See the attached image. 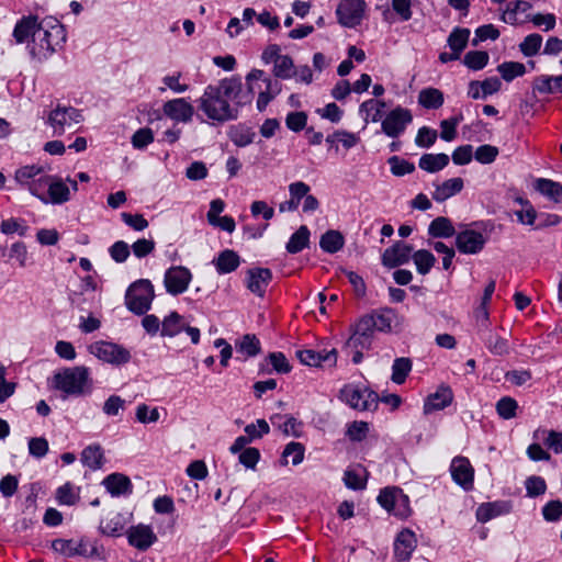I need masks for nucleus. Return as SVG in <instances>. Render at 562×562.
<instances>
[{"label": "nucleus", "instance_id": "obj_26", "mask_svg": "<svg viewBox=\"0 0 562 562\" xmlns=\"http://www.w3.org/2000/svg\"><path fill=\"white\" fill-rule=\"evenodd\" d=\"M463 187L464 182L462 178L457 177L448 179L440 184H435L432 199L439 203L445 202L449 198L460 193Z\"/></svg>", "mask_w": 562, "mask_h": 562}, {"label": "nucleus", "instance_id": "obj_20", "mask_svg": "<svg viewBox=\"0 0 562 562\" xmlns=\"http://www.w3.org/2000/svg\"><path fill=\"white\" fill-rule=\"evenodd\" d=\"M272 280V272L268 268H251L246 274L247 289L259 297H263Z\"/></svg>", "mask_w": 562, "mask_h": 562}, {"label": "nucleus", "instance_id": "obj_14", "mask_svg": "<svg viewBox=\"0 0 562 562\" xmlns=\"http://www.w3.org/2000/svg\"><path fill=\"white\" fill-rule=\"evenodd\" d=\"M191 280L192 273L188 268L173 266L165 272L164 283L169 294L179 295L187 291Z\"/></svg>", "mask_w": 562, "mask_h": 562}, {"label": "nucleus", "instance_id": "obj_34", "mask_svg": "<svg viewBox=\"0 0 562 562\" xmlns=\"http://www.w3.org/2000/svg\"><path fill=\"white\" fill-rule=\"evenodd\" d=\"M535 189L555 203H562V184L550 179L539 178Z\"/></svg>", "mask_w": 562, "mask_h": 562}, {"label": "nucleus", "instance_id": "obj_9", "mask_svg": "<svg viewBox=\"0 0 562 562\" xmlns=\"http://www.w3.org/2000/svg\"><path fill=\"white\" fill-rule=\"evenodd\" d=\"M379 504L390 514L398 518H407L411 514L409 498L398 487H385L378 496Z\"/></svg>", "mask_w": 562, "mask_h": 562}, {"label": "nucleus", "instance_id": "obj_57", "mask_svg": "<svg viewBox=\"0 0 562 562\" xmlns=\"http://www.w3.org/2000/svg\"><path fill=\"white\" fill-rule=\"evenodd\" d=\"M517 407V402L508 396L502 397L496 403V411L498 415L504 419H510L515 417Z\"/></svg>", "mask_w": 562, "mask_h": 562}, {"label": "nucleus", "instance_id": "obj_61", "mask_svg": "<svg viewBox=\"0 0 562 562\" xmlns=\"http://www.w3.org/2000/svg\"><path fill=\"white\" fill-rule=\"evenodd\" d=\"M159 412L157 407L149 408L146 404H139L136 407V419L142 424H150L159 420Z\"/></svg>", "mask_w": 562, "mask_h": 562}, {"label": "nucleus", "instance_id": "obj_12", "mask_svg": "<svg viewBox=\"0 0 562 562\" xmlns=\"http://www.w3.org/2000/svg\"><path fill=\"white\" fill-rule=\"evenodd\" d=\"M366 7L364 0H340L336 9L339 24L356 27L363 19Z\"/></svg>", "mask_w": 562, "mask_h": 562}, {"label": "nucleus", "instance_id": "obj_62", "mask_svg": "<svg viewBox=\"0 0 562 562\" xmlns=\"http://www.w3.org/2000/svg\"><path fill=\"white\" fill-rule=\"evenodd\" d=\"M48 452V441L44 437H34L29 440V453L36 458L42 459Z\"/></svg>", "mask_w": 562, "mask_h": 562}, {"label": "nucleus", "instance_id": "obj_44", "mask_svg": "<svg viewBox=\"0 0 562 562\" xmlns=\"http://www.w3.org/2000/svg\"><path fill=\"white\" fill-rule=\"evenodd\" d=\"M412 370L409 358H396L392 366V381L396 384H403Z\"/></svg>", "mask_w": 562, "mask_h": 562}, {"label": "nucleus", "instance_id": "obj_45", "mask_svg": "<svg viewBox=\"0 0 562 562\" xmlns=\"http://www.w3.org/2000/svg\"><path fill=\"white\" fill-rule=\"evenodd\" d=\"M486 348L496 356H504L509 352V346L507 339L498 336L495 333L490 331L484 338Z\"/></svg>", "mask_w": 562, "mask_h": 562}, {"label": "nucleus", "instance_id": "obj_23", "mask_svg": "<svg viewBox=\"0 0 562 562\" xmlns=\"http://www.w3.org/2000/svg\"><path fill=\"white\" fill-rule=\"evenodd\" d=\"M452 400V390L449 386L442 385L427 397L424 404V413L430 414L435 411L443 409L451 404Z\"/></svg>", "mask_w": 562, "mask_h": 562}, {"label": "nucleus", "instance_id": "obj_55", "mask_svg": "<svg viewBox=\"0 0 562 562\" xmlns=\"http://www.w3.org/2000/svg\"><path fill=\"white\" fill-rule=\"evenodd\" d=\"M437 137L438 134L436 130L423 126L417 132L415 144L422 148H429L435 144Z\"/></svg>", "mask_w": 562, "mask_h": 562}, {"label": "nucleus", "instance_id": "obj_54", "mask_svg": "<svg viewBox=\"0 0 562 562\" xmlns=\"http://www.w3.org/2000/svg\"><path fill=\"white\" fill-rule=\"evenodd\" d=\"M154 142V133L149 127L137 130L131 139L135 149H144Z\"/></svg>", "mask_w": 562, "mask_h": 562}, {"label": "nucleus", "instance_id": "obj_1", "mask_svg": "<svg viewBox=\"0 0 562 562\" xmlns=\"http://www.w3.org/2000/svg\"><path fill=\"white\" fill-rule=\"evenodd\" d=\"M12 36L18 44L27 42L31 57L42 61L65 43L66 31L55 18L38 21L36 15H27L16 22Z\"/></svg>", "mask_w": 562, "mask_h": 562}, {"label": "nucleus", "instance_id": "obj_21", "mask_svg": "<svg viewBox=\"0 0 562 562\" xmlns=\"http://www.w3.org/2000/svg\"><path fill=\"white\" fill-rule=\"evenodd\" d=\"M296 357L301 363L310 367H319L323 364L334 367L337 362L336 349H331L326 352L315 351L312 349H303L296 351Z\"/></svg>", "mask_w": 562, "mask_h": 562}, {"label": "nucleus", "instance_id": "obj_7", "mask_svg": "<svg viewBox=\"0 0 562 562\" xmlns=\"http://www.w3.org/2000/svg\"><path fill=\"white\" fill-rule=\"evenodd\" d=\"M340 398L358 411H374L379 402V395L374 391L352 384L341 389Z\"/></svg>", "mask_w": 562, "mask_h": 562}, {"label": "nucleus", "instance_id": "obj_50", "mask_svg": "<svg viewBox=\"0 0 562 562\" xmlns=\"http://www.w3.org/2000/svg\"><path fill=\"white\" fill-rule=\"evenodd\" d=\"M541 44L542 36L538 33H532L527 35L519 44V49L526 57H532L539 53Z\"/></svg>", "mask_w": 562, "mask_h": 562}, {"label": "nucleus", "instance_id": "obj_58", "mask_svg": "<svg viewBox=\"0 0 562 562\" xmlns=\"http://www.w3.org/2000/svg\"><path fill=\"white\" fill-rule=\"evenodd\" d=\"M498 156V148L492 145H481L474 153V158L484 165L492 164Z\"/></svg>", "mask_w": 562, "mask_h": 562}, {"label": "nucleus", "instance_id": "obj_40", "mask_svg": "<svg viewBox=\"0 0 562 562\" xmlns=\"http://www.w3.org/2000/svg\"><path fill=\"white\" fill-rule=\"evenodd\" d=\"M345 244L344 236L338 231H327L322 235L319 240L321 248L328 254H335L339 251Z\"/></svg>", "mask_w": 562, "mask_h": 562}, {"label": "nucleus", "instance_id": "obj_28", "mask_svg": "<svg viewBox=\"0 0 562 562\" xmlns=\"http://www.w3.org/2000/svg\"><path fill=\"white\" fill-rule=\"evenodd\" d=\"M125 528V518L122 514L110 512L100 522L99 530L106 536L119 537Z\"/></svg>", "mask_w": 562, "mask_h": 562}, {"label": "nucleus", "instance_id": "obj_18", "mask_svg": "<svg viewBox=\"0 0 562 562\" xmlns=\"http://www.w3.org/2000/svg\"><path fill=\"white\" fill-rule=\"evenodd\" d=\"M128 544L139 551L148 550L156 541L157 536L148 525L138 524L126 531Z\"/></svg>", "mask_w": 562, "mask_h": 562}, {"label": "nucleus", "instance_id": "obj_13", "mask_svg": "<svg viewBox=\"0 0 562 562\" xmlns=\"http://www.w3.org/2000/svg\"><path fill=\"white\" fill-rule=\"evenodd\" d=\"M374 323L371 317L362 316L353 326L352 334L346 346L352 349H369L374 335Z\"/></svg>", "mask_w": 562, "mask_h": 562}, {"label": "nucleus", "instance_id": "obj_53", "mask_svg": "<svg viewBox=\"0 0 562 562\" xmlns=\"http://www.w3.org/2000/svg\"><path fill=\"white\" fill-rule=\"evenodd\" d=\"M238 351L247 357H255L260 352V341L255 335H245L239 345Z\"/></svg>", "mask_w": 562, "mask_h": 562}, {"label": "nucleus", "instance_id": "obj_3", "mask_svg": "<svg viewBox=\"0 0 562 562\" xmlns=\"http://www.w3.org/2000/svg\"><path fill=\"white\" fill-rule=\"evenodd\" d=\"M54 387L63 392V398L80 397L92 392L93 381L89 368L77 366L65 368L53 376Z\"/></svg>", "mask_w": 562, "mask_h": 562}, {"label": "nucleus", "instance_id": "obj_37", "mask_svg": "<svg viewBox=\"0 0 562 562\" xmlns=\"http://www.w3.org/2000/svg\"><path fill=\"white\" fill-rule=\"evenodd\" d=\"M52 178L53 176L47 175L46 169L42 167V172L38 173L37 178L29 186V192L38 198L43 203H48L46 195Z\"/></svg>", "mask_w": 562, "mask_h": 562}, {"label": "nucleus", "instance_id": "obj_43", "mask_svg": "<svg viewBox=\"0 0 562 562\" xmlns=\"http://www.w3.org/2000/svg\"><path fill=\"white\" fill-rule=\"evenodd\" d=\"M412 259L416 266L418 273L427 274L436 262V257L426 249H419L412 255Z\"/></svg>", "mask_w": 562, "mask_h": 562}, {"label": "nucleus", "instance_id": "obj_38", "mask_svg": "<svg viewBox=\"0 0 562 562\" xmlns=\"http://www.w3.org/2000/svg\"><path fill=\"white\" fill-rule=\"evenodd\" d=\"M183 317L177 312H171L161 322V336L175 337L186 328Z\"/></svg>", "mask_w": 562, "mask_h": 562}, {"label": "nucleus", "instance_id": "obj_35", "mask_svg": "<svg viewBox=\"0 0 562 562\" xmlns=\"http://www.w3.org/2000/svg\"><path fill=\"white\" fill-rule=\"evenodd\" d=\"M443 102V93L437 88H425L418 93V103L425 109L437 110Z\"/></svg>", "mask_w": 562, "mask_h": 562}, {"label": "nucleus", "instance_id": "obj_46", "mask_svg": "<svg viewBox=\"0 0 562 562\" xmlns=\"http://www.w3.org/2000/svg\"><path fill=\"white\" fill-rule=\"evenodd\" d=\"M305 448L301 442L291 441L289 442L282 452V464H288V458L291 457L293 465H299L304 459Z\"/></svg>", "mask_w": 562, "mask_h": 562}, {"label": "nucleus", "instance_id": "obj_15", "mask_svg": "<svg viewBox=\"0 0 562 562\" xmlns=\"http://www.w3.org/2000/svg\"><path fill=\"white\" fill-rule=\"evenodd\" d=\"M450 473L456 484L464 491H471L474 482V469L465 457L458 456L452 459Z\"/></svg>", "mask_w": 562, "mask_h": 562}, {"label": "nucleus", "instance_id": "obj_39", "mask_svg": "<svg viewBox=\"0 0 562 562\" xmlns=\"http://www.w3.org/2000/svg\"><path fill=\"white\" fill-rule=\"evenodd\" d=\"M310 244V231L305 225H302L286 243V251L289 254L301 252Z\"/></svg>", "mask_w": 562, "mask_h": 562}, {"label": "nucleus", "instance_id": "obj_36", "mask_svg": "<svg viewBox=\"0 0 562 562\" xmlns=\"http://www.w3.org/2000/svg\"><path fill=\"white\" fill-rule=\"evenodd\" d=\"M81 462L91 470L101 469L104 463V454L100 445H90L81 452Z\"/></svg>", "mask_w": 562, "mask_h": 562}, {"label": "nucleus", "instance_id": "obj_2", "mask_svg": "<svg viewBox=\"0 0 562 562\" xmlns=\"http://www.w3.org/2000/svg\"><path fill=\"white\" fill-rule=\"evenodd\" d=\"M263 76V70L252 69L246 76L247 89L244 88L240 76H232L218 81L225 102L233 110V121L239 115V111L254 99L255 81Z\"/></svg>", "mask_w": 562, "mask_h": 562}, {"label": "nucleus", "instance_id": "obj_11", "mask_svg": "<svg viewBox=\"0 0 562 562\" xmlns=\"http://www.w3.org/2000/svg\"><path fill=\"white\" fill-rule=\"evenodd\" d=\"M413 121L412 112L402 106H396L392 111H390L385 119L382 121L381 128L382 132L392 138H397L401 136L408 124Z\"/></svg>", "mask_w": 562, "mask_h": 562}, {"label": "nucleus", "instance_id": "obj_33", "mask_svg": "<svg viewBox=\"0 0 562 562\" xmlns=\"http://www.w3.org/2000/svg\"><path fill=\"white\" fill-rule=\"evenodd\" d=\"M428 235L434 238H449L457 235L450 218L438 216L428 226Z\"/></svg>", "mask_w": 562, "mask_h": 562}, {"label": "nucleus", "instance_id": "obj_29", "mask_svg": "<svg viewBox=\"0 0 562 562\" xmlns=\"http://www.w3.org/2000/svg\"><path fill=\"white\" fill-rule=\"evenodd\" d=\"M46 196L48 203L64 204L70 200V189L61 178L53 176Z\"/></svg>", "mask_w": 562, "mask_h": 562}, {"label": "nucleus", "instance_id": "obj_27", "mask_svg": "<svg viewBox=\"0 0 562 562\" xmlns=\"http://www.w3.org/2000/svg\"><path fill=\"white\" fill-rule=\"evenodd\" d=\"M213 265L220 274H227L239 267L240 257L236 251L225 249L213 260Z\"/></svg>", "mask_w": 562, "mask_h": 562}, {"label": "nucleus", "instance_id": "obj_19", "mask_svg": "<svg viewBox=\"0 0 562 562\" xmlns=\"http://www.w3.org/2000/svg\"><path fill=\"white\" fill-rule=\"evenodd\" d=\"M413 247L403 241H396L386 248L381 257L382 265L386 268H396L405 265L412 258Z\"/></svg>", "mask_w": 562, "mask_h": 562}, {"label": "nucleus", "instance_id": "obj_16", "mask_svg": "<svg viewBox=\"0 0 562 562\" xmlns=\"http://www.w3.org/2000/svg\"><path fill=\"white\" fill-rule=\"evenodd\" d=\"M164 114L177 123H189L194 115V106L184 98L169 100L162 105Z\"/></svg>", "mask_w": 562, "mask_h": 562}, {"label": "nucleus", "instance_id": "obj_31", "mask_svg": "<svg viewBox=\"0 0 562 562\" xmlns=\"http://www.w3.org/2000/svg\"><path fill=\"white\" fill-rule=\"evenodd\" d=\"M103 485L106 491L113 496L123 495L130 493L132 490V483L126 475L120 473H113L108 475L103 480Z\"/></svg>", "mask_w": 562, "mask_h": 562}, {"label": "nucleus", "instance_id": "obj_52", "mask_svg": "<svg viewBox=\"0 0 562 562\" xmlns=\"http://www.w3.org/2000/svg\"><path fill=\"white\" fill-rule=\"evenodd\" d=\"M387 164L390 165L391 172L396 177L412 173L415 170L414 164L397 156L390 157Z\"/></svg>", "mask_w": 562, "mask_h": 562}, {"label": "nucleus", "instance_id": "obj_24", "mask_svg": "<svg viewBox=\"0 0 562 562\" xmlns=\"http://www.w3.org/2000/svg\"><path fill=\"white\" fill-rule=\"evenodd\" d=\"M270 422L285 436L299 438L302 435L303 424L292 415L274 414L270 417Z\"/></svg>", "mask_w": 562, "mask_h": 562}, {"label": "nucleus", "instance_id": "obj_51", "mask_svg": "<svg viewBox=\"0 0 562 562\" xmlns=\"http://www.w3.org/2000/svg\"><path fill=\"white\" fill-rule=\"evenodd\" d=\"M502 514V505L499 503H485L477 507L476 519L480 522H487L488 520Z\"/></svg>", "mask_w": 562, "mask_h": 562}, {"label": "nucleus", "instance_id": "obj_42", "mask_svg": "<svg viewBox=\"0 0 562 562\" xmlns=\"http://www.w3.org/2000/svg\"><path fill=\"white\" fill-rule=\"evenodd\" d=\"M42 167L40 165H26L22 166L15 170L14 179L15 181L23 188L29 189L32 181H34L38 173L42 172Z\"/></svg>", "mask_w": 562, "mask_h": 562}, {"label": "nucleus", "instance_id": "obj_49", "mask_svg": "<svg viewBox=\"0 0 562 562\" xmlns=\"http://www.w3.org/2000/svg\"><path fill=\"white\" fill-rule=\"evenodd\" d=\"M490 56L484 50H470L464 55L463 64L472 70H481L488 63Z\"/></svg>", "mask_w": 562, "mask_h": 562}, {"label": "nucleus", "instance_id": "obj_22", "mask_svg": "<svg viewBox=\"0 0 562 562\" xmlns=\"http://www.w3.org/2000/svg\"><path fill=\"white\" fill-rule=\"evenodd\" d=\"M415 533L408 529L402 530L394 542V555L398 561H406L411 558L416 548Z\"/></svg>", "mask_w": 562, "mask_h": 562}, {"label": "nucleus", "instance_id": "obj_60", "mask_svg": "<svg viewBox=\"0 0 562 562\" xmlns=\"http://www.w3.org/2000/svg\"><path fill=\"white\" fill-rule=\"evenodd\" d=\"M527 495L530 497H537L546 493L547 484L544 479L541 476L532 475L526 480Z\"/></svg>", "mask_w": 562, "mask_h": 562}, {"label": "nucleus", "instance_id": "obj_56", "mask_svg": "<svg viewBox=\"0 0 562 562\" xmlns=\"http://www.w3.org/2000/svg\"><path fill=\"white\" fill-rule=\"evenodd\" d=\"M499 37V31L493 24H485L475 30V37L472 40V45L477 46L480 42L486 40L495 41Z\"/></svg>", "mask_w": 562, "mask_h": 562}, {"label": "nucleus", "instance_id": "obj_17", "mask_svg": "<svg viewBox=\"0 0 562 562\" xmlns=\"http://www.w3.org/2000/svg\"><path fill=\"white\" fill-rule=\"evenodd\" d=\"M485 244L486 238L477 231L464 229L456 235V247L461 254H479Z\"/></svg>", "mask_w": 562, "mask_h": 562}, {"label": "nucleus", "instance_id": "obj_32", "mask_svg": "<svg viewBox=\"0 0 562 562\" xmlns=\"http://www.w3.org/2000/svg\"><path fill=\"white\" fill-rule=\"evenodd\" d=\"M449 156L447 154H424L418 161V167L430 173L438 172L447 167Z\"/></svg>", "mask_w": 562, "mask_h": 562}, {"label": "nucleus", "instance_id": "obj_8", "mask_svg": "<svg viewBox=\"0 0 562 562\" xmlns=\"http://www.w3.org/2000/svg\"><path fill=\"white\" fill-rule=\"evenodd\" d=\"M82 121L83 115L80 110L60 104H57L47 116V124L53 128L54 134L58 136Z\"/></svg>", "mask_w": 562, "mask_h": 562}, {"label": "nucleus", "instance_id": "obj_25", "mask_svg": "<svg viewBox=\"0 0 562 562\" xmlns=\"http://www.w3.org/2000/svg\"><path fill=\"white\" fill-rule=\"evenodd\" d=\"M262 81L266 86L265 90L258 93L257 109L259 112H263L268 104L282 91V85L270 77L263 76L256 81Z\"/></svg>", "mask_w": 562, "mask_h": 562}, {"label": "nucleus", "instance_id": "obj_48", "mask_svg": "<svg viewBox=\"0 0 562 562\" xmlns=\"http://www.w3.org/2000/svg\"><path fill=\"white\" fill-rule=\"evenodd\" d=\"M273 75L280 79H290L294 76V63L289 55H282L273 64Z\"/></svg>", "mask_w": 562, "mask_h": 562}, {"label": "nucleus", "instance_id": "obj_6", "mask_svg": "<svg viewBox=\"0 0 562 562\" xmlns=\"http://www.w3.org/2000/svg\"><path fill=\"white\" fill-rule=\"evenodd\" d=\"M54 552L65 558L82 557L87 559L101 558V552L97 541H92L87 537L80 539H54L52 541Z\"/></svg>", "mask_w": 562, "mask_h": 562}, {"label": "nucleus", "instance_id": "obj_41", "mask_svg": "<svg viewBox=\"0 0 562 562\" xmlns=\"http://www.w3.org/2000/svg\"><path fill=\"white\" fill-rule=\"evenodd\" d=\"M470 37V30L465 27H454L448 36L447 43L451 50L461 55L467 47Z\"/></svg>", "mask_w": 562, "mask_h": 562}, {"label": "nucleus", "instance_id": "obj_30", "mask_svg": "<svg viewBox=\"0 0 562 562\" xmlns=\"http://www.w3.org/2000/svg\"><path fill=\"white\" fill-rule=\"evenodd\" d=\"M366 316L371 317L375 330L383 333L391 331L392 325L397 318L395 311L387 307L376 310Z\"/></svg>", "mask_w": 562, "mask_h": 562}, {"label": "nucleus", "instance_id": "obj_5", "mask_svg": "<svg viewBox=\"0 0 562 562\" xmlns=\"http://www.w3.org/2000/svg\"><path fill=\"white\" fill-rule=\"evenodd\" d=\"M155 297L154 286L147 279L132 283L125 293V305L135 315H145Z\"/></svg>", "mask_w": 562, "mask_h": 562}, {"label": "nucleus", "instance_id": "obj_47", "mask_svg": "<svg viewBox=\"0 0 562 562\" xmlns=\"http://www.w3.org/2000/svg\"><path fill=\"white\" fill-rule=\"evenodd\" d=\"M497 71L505 81L509 82L515 78L525 75L526 67L524 64L518 61H505L498 65Z\"/></svg>", "mask_w": 562, "mask_h": 562}, {"label": "nucleus", "instance_id": "obj_4", "mask_svg": "<svg viewBox=\"0 0 562 562\" xmlns=\"http://www.w3.org/2000/svg\"><path fill=\"white\" fill-rule=\"evenodd\" d=\"M220 85H207L203 94L198 99L199 110L215 123L233 121V110L225 102Z\"/></svg>", "mask_w": 562, "mask_h": 562}, {"label": "nucleus", "instance_id": "obj_10", "mask_svg": "<svg viewBox=\"0 0 562 562\" xmlns=\"http://www.w3.org/2000/svg\"><path fill=\"white\" fill-rule=\"evenodd\" d=\"M98 359L114 364H125L131 360V352L121 345L109 341H97L89 347Z\"/></svg>", "mask_w": 562, "mask_h": 562}, {"label": "nucleus", "instance_id": "obj_63", "mask_svg": "<svg viewBox=\"0 0 562 562\" xmlns=\"http://www.w3.org/2000/svg\"><path fill=\"white\" fill-rule=\"evenodd\" d=\"M238 460L246 469L255 470L260 460V451L254 447L246 448L239 453Z\"/></svg>", "mask_w": 562, "mask_h": 562}, {"label": "nucleus", "instance_id": "obj_59", "mask_svg": "<svg viewBox=\"0 0 562 562\" xmlns=\"http://www.w3.org/2000/svg\"><path fill=\"white\" fill-rule=\"evenodd\" d=\"M307 114L303 111L290 112L285 117V125L289 130L297 133L305 128Z\"/></svg>", "mask_w": 562, "mask_h": 562}, {"label": "nucleus", "instance_id": "obj_64", "mask_svg": "<svg viewBox=\"0 0 562 562\" xmlns=\"http://www.w3.org/2000/svg\"><path fill=\"white\" fill-rule=\"evenodd\" d=\"M56 498L59 504L71 506L78 501V495L75 493L72 485L70 483H66L58 487Z\"/></svg>", "mask_w": 562, "mask_h": 562}]
</instances>
